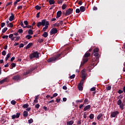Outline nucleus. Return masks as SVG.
Instances as JSON below:
<instances>
[{
    "mask_svg": "<svg viewBox=\"0 0 125 125\" xmlns=\"http://www.w3.org/2000/svg\"><path fill=\"white\" fill-rule=\"evenodd\" d=\"M102 117H103V114L102 113H100L97 117V120H100V119H101V118H102Z\"/></svg>",
    "mask_w": 125,
    "mask_h": 125,
    "instance_id": "24",
    "label": "nucleus"
},
{
    "mask_svg": "<svg viewBox=\"0 0 125 125\" xmlns=\"http://www.w3.org/2000/svg\"><path fill=\"white\" fill-rule=\"evenodd\" d=\"M98 51H99V49H98V48H96L93 50L92 55H94L96 58H99V54L98 53Z\"/></svg>",
    "mask_w": 125,
    "mask_h": 125,
    "instance_id": "5",
    "label": "nucleus"
},
{
    "mask_svg": "<svg viewBox=\"0 0 125 125\" xmlns=\"http://www.w3.org/2000/svg\"><path fill=\"white\" fill-rule=\"evenodd\" d=\"M83 81L84 80H81V81H80V83H79L78 84H80V85H83Z\"/></svg>",
    "mask_w": 125,
    "mask_h": 125,
    "instance_id": "48",
    "label": "nucleus"
},
{
    "mask_svg": "<svg viewBox=\"0 0 125 125\" xmlns=\"http://www.w3.org/2000/svg\"><path fill=\"white\" fill-rule=\"evenodd\" d=\"M57 32H58L57 29L56 28H53L50 31V35H54L55 34H57Z\"/></svg>",
    "mask_w": 125,
    "mask_h": 125,
    "instance_id": "9",
    "label": "nucleus"
},
{
    "mask_svg": "<svg viewBox=\"0 0 125 125\" xmlns=\"http://www.w3.org/2000/svg\"><path fill=\"white\" fill-rule=\"evenodd\" d=\"M96 88L95 87H93L90 89L91 91H95Z\"/></svg>",
    "mask_w": 125,
    "mask_h": 125,
    "instance_id": "51",
    "label": "nucleus"
},
{
    "mask_svg": "<svg viewBox=\"0 0 125 125\" xmlns=\"http://www.w3.org/2000/svg\"><path fill=\"white\" fill-rule=\"evenodd\" d=\"M20 40V37H16V39L15 41L18 42Z\"/></svg>",
    "mask_w": 125,
    "mask_h": 125,
    "instance_id": "55",
    "label": "nucleus"
},
{
    "mask_svg": "<svg viewBox=\"0 0 125 125\" xmlns=\"http://www.w3.org/2000/svg\"><path fill=\"white\" fill-rule=\"evenodd\" d=\"M40 58V56L39 55V52L38 51L34 52L33 53H31L29 55V58L32 60V59H34V58H37V59H39Z\"/></svg>",
    "mask_w": 125,
    "mask_h": 125,
    "instance_id": "4",
    "label": "nucleus"
},
{
    "mask_svg": "<svg viewBox=\"0 0 125 125\" xmlns=\"http://www.w3.org/2000/svg\"><path fill=\"white\" fill-rule=\"evenodd\" d=\"M37 68L38 66L35 65L30 68V69L26 70V71H24L22 73L23 76H28V75H31V74H32V72L37 69Z\"/></svg>",
    "mask_w": 125,
    "mask_h": 125,
    "instance_id": "3",
    "label": "nucleus"
},
{
    "mask_svg": "<svg viewBox=\"0 0 125 125\" xmlns=\"http://www.w3.org/2000/svg\"><path fill=\"white\" fill-rule=\"evenodd\" d=\"M63 0H60L59 1H57L58 4H61V3H62V2H63Z\"/></svg>",
    "mask_w": 125,
    "mask_h": 125,
    "instance_id": "54",
    "label": "nucleus"
},
{
    "mask_svg": "<svg viewBox=\"0 0 125 125\" xmlns=\"http://www.w3.org/2000/svg\"><path fill=\"white\" fill-rule=\"evenodd\" d=\"M119 106L121 110L122 111H123V110H124V107H125V104L122 103L121 104H119Z\"/></svg>",
    "mask_w": 125,
    "mask_h": 125,
    "instance_id": "18",
    "label": "nucleus"
},
{
    "mask_svg": "<svg viewBox=\"0 0 125 125\" xmlns=\"http://www.w3.org/2000/svg\"><path fill=\"white\" fill-rule=\"evenodd\" d=\"M23 116L25 118H27V117H28V111H24L23 112Z\"/></svg>",
    "mask_w": 125,
    "mask_h": 125,
    "instance_id": "19",
    "label": "nucleus"
},
{
    "mask_svg": "<svg viewBox=\"0 0 125 125\" xmlns=\"http://www.w3.org/2000/svg\"><path fill=\"white\" fill-rule=\"evenodd\" d=\"M49 3L50 5L54 4L55 3V1H54V0H49Z\"/></svg>",
    "mask_w": 125,
    "mask_h": 125,
    "instance_id": "29",
    "label": "nucleus"
},
{
    "mask_svg": "<svg viewBox=\"0 0 125 125\" xmlns=\"http://www.w3.org/2000/svg\"><path fill=\"white\" fill-rule=\"evenodd\" d=\"M10 67H11V68L13 69V68L16 67V63L13 62L11 64Z\"/></svg>",
    "mask_w": 125,
    "mask_h": 125,
    "instance_id": "27",
    "label": "nucleus"
},
{
    "mask_svg": "<svg viewBox=\"0 0 125 125\" xmlns=\"http://www.w3.org/2000/svg\"><path fill=\"white\" fill-rule=\"evenodd\" d=\"M75 77H76V75L73 74L72 75H71L69 78L70 79H75Z\"/></svg>",
    "mask_w": 125,
    "mask_h": 125,
    "instance_id": "50",
    "label": "nucleus"
},
{
    "mask_svg": "<svg viewBox=\"0 0 125 125\" xmlns=\"http://www.w3.org/2000/svg\"><path fill=\"white\" fill-rule=\"evenodd\" d=\"M62 52H63V54H62V55H63V56H65V55H66L68 54V53L66 52V50L62 51Z\"/></svg>",
    "mask_w": 125,
    "mask_h": 125,
    "instance_id": "53",
    "label": "nucleus"
},
{
    "mask_svg": "<svg viewBox=\"0 0 125 125\" xmlns=\"http://www.w3.org/2000/svg\"><path fill=\"white\" fill-rule=\"evenodd\" d=\"M48 25H49V22L47 21L46 19H43L42 20L41 22L40 21L37 23V27L38 28H40L41 26H42V27H44L42 28L43 32H45V31L47 30V29L48 28Z\"/></svg>",
    "mask_w": 125,
    "mask_h": 125,
    "instance_id": "1",
    "label": "nucleus"
},
{
    "mask_svg": "<svg viewBox=\"0 0 125 125\" xmlns=\"http://www.w3.org/2000/svg\"><path fill=\"white\" fill-rule=\"evenodd\" d=\"M119 114H120V112H119L118 111H113L111 112L110 117L112 118H116V117H117Z\"/></svg>",
    "mask_w": 125,
    "mask_h": 125,
    "instance_id": "7",
    "label": "nucleus"
},
{
    "mask_svg": "<svg viewBox=\"0 0 125 125\" xmlns=\"http://www.w3.org/2000/svg\"><path fill=\"white\" fill-rule=\"evenodd\" d=\"M25 38L27 39V40H30V39H32V36L27 35L25 36Z\"/></svg>",
    "mask_w": 125,
    "mask_h": 125,
    "instance_id": "36",
    "label": "nucleus"
},
{
    "mask_svg": "<svg viewBox=\"0 0 125 125\" xmlns=\"http://www.w3.org/2000/svg\"><path fill=\"white\" fill-rule=\"evenodd\" d=\"M24 28H32V29H34V27L32 26V25H27L25 26L24 27H23Z\"/></svg>",
    "mask_w": 125,
    "mask_h": 125,
    "instance_id": "40",
    "label": "nucleus"
},
{
    "mask_svg": "<svg viewBox=\"0 0 125 125\" xmlns=\"http://www.w3.org/2000/svg\"><path fill=\"white\" fill-rule=\"evenodd\" d=\"M12 79L14 81H16L17 82H19V81H21L22 80V78H21V76L19 74L15 75L12 77Z\"/></svg>",
    "mask_w": 125,
    "mask_h": 125,
    "instance_id": "6",
    "label": "nucleus"
},
{
    "mask_svg": "<svg viewBox=\"0 0 125 125\" xmlns=\"http://www.w3.org/2000/svg\"><path fill=\"white\" fill-rule=\"evenodd\" d=\"M80 12H81V10L79 8L76 9V13H80Z\"/></svg>",
    "mask_w": 125,
    "mask_h": 125,
    "instance_id": "56",
    "label": "nucleus"
},
{
    "mask_svg": "<svg viewBox=\"0 0 125 125\" xmlns=\"http://www.w3.org/2000/svg\"><path fill=\"white\" fill-rule=\"evenodd\" d=\"M38 99H39V97L36 96L35 100L34 101V103H33V105H35V103H38Z\"/></svg>",
    "mask_w": 125,
    "mask_h": 125,
    "instance_id": "25",
    "label": "nucleus"
},
{
    "mask_svg": "<svg viewBox=\"0 0 125 125\" xmlns=\"http://www.w3.org/2000/svg\"><path fill=\"white\" fill-rule=\"evenodd\" d=\"M42 37H44V38H47L48 36V33L46 32H44L43 34L42 35Z\"/></svg>",
    "mask_w": 125,
    "mask_h": 125,
    "instance_id": "22",
    "label": "nucleus"
},
{
    "mask_svg": "<svg viewBox=\"0 0 125 125\" xmlns=\"http://www.w3.org/2000/svg\"><path fill=\"white\" fill-rule=\"evenodd\" d=\"M90 56V53L86 52L83 56V59L82 62H81V67L83 66L87 61H88V58H89Z\"/></svg>",
    "mask_w": 125,
    "mask_h": 125,
    "instance_id": "2",
    "label": "nucleus"
},
{
    "mask_svg": "<svg viewBox=\"0 0 125 125\" xmlns=\"http://www.w3.org/2000/svg\"><path fill=\"white\" fill-rule=\"evenodd\" d=\"M2 39H6V40H7L8 39V35H4L2 36Z\"/></svg>",
    "mask_w": 125,
    "mask_h": 125,
    "instance_id": "49",
    "label": "nucleus"
},
{
    "mask_svg": "<svg viewBox=\"0 0 125 125\" xmlns=\"http://www.w3.org/2000/svg\"><path fill=\"white\" fill-rule=\"evenodd\" d=\"M54 102V100H52L47 102L48 104H50V103H53Z\"/></svg>",
    "mask_w": 125,
    "mask_h": 125,
    "instance_id": "64",
    "label": "nucleus"
},
{
    "mask_svg": "<svg viewBox=\"0 0 125 125\" xmlns=\"http://www.w3.org/2000/svg\"><path fill=\"white\" fill-rule=\"evenodd\" d=\"M11 104H12V105H15V104H16V101H15V100H12L11 102Z\"/></svg>",
    "mask_w": 125,
    "mask_h": 125,
    "instance_id": "42",
    "label": "nucleus"
},
{
    "mask_svg": "<svg viewBox=\"0 0 125 125\" xmlns=\"http://www.w3.org/2000/svg\"><path fill=\"white\" fill-rule=\"evenodd\" d=\"M10 4H12V1L9 2L8 3H7L6 5V6H8V5H10Z\"/></svg>",
    "mask_w": 125,
    "mask_h": 125,
    "instance_id": "59",
    "label": "nucleus"
},
{
    "mask_svg": "<svg viewBox=\"0 0 125 125\" xmlns=\"http://www.w3.org/2000/svg\"><path fill=\"white\" fill-rule=\"evenodd\" d=\"M62 8L63 9V10L66 9V8H67V5H66V4H63L62 7Z\"/></svg>",
    "mask_w": 125,
    "mask_h": 125,
    "instance_id": "32",
    "label": "nucleus"
},
{
    "mask_svg": "<svg viewBox=\"0 0 125 125\" xmlns=\"http://www.w3.org/2000/svg\"><path fill=\"white\" fill-rule=\"evenodd\" d=\"M28 34L29 35H33V34H34V31L31 29H29L28 30Z\"/></svg>",
    "mask_w": 125,
    "mask_h": 125,
    "instance_id": "35",
    "label": "nucleus"
},
{
    "mask_svg": "<svg viewBox=\"0 0 125 125\" xmlns=\"http://www.w3.org/2000/svg\"><path fill=\"white\" fill-rule=\"evenodd\" d=\"M74 124V121L71 120L67 122V125H72Z\"/></svg>",
    "mask_w": 125,
    "mask_h": 125,
    "instance_id": "28",
    "label": "nucleus"
},
{
    "mask_svg": "<svg viewBox=\"0 0 125 125\" xmlns=\"http://www.w3.org/2000/svg\"><path fill=\"white\" fill-rule=\"evenodd\" d=\"M82 76H86V72H85V69H83L81 71Z\"/></svg>",
    "mask_w": 125,
    "mask_h": 125,
    "instance_id": "21",
    "label": "nucleus"
},
{
    "mask_svg": "<svg viewBox=\"0 0 125 125\" xmlns=\"http://www.w3.org/2000/svg\"><path fill=\"white\" fill-rule=\"evenodd\" d=\"M76 103H82L83 102V100H77L76 101Z\"/></svg>",
    "mask_w": 125,
    "mask_h": 125,
    "instance_id": "57",
    "label": "nucleus"
},
{
    "mask_svg": "<svg viewBox=\"0 0 125 125\" xmlns=\"http://www.w3.org/2000/svg\"><path fill=\"white\" fill-rule=\"evenodd\" d=\"M123 92H124V91H123V90H122L121 89L118 90V93L119 94H122V93H123Z\"/></svg>",
    "mask_w": 125,
    "mask_h": 125,
    "instance_id": "60",
    "label": "nucleus"
},
{
    "mask_svg": "<svg viewBox=\"0 0 125 125\" xmlns=\"http://www.w3.org/2000/svg\"><path fill=\"white\" fill-rule=\"evenodd\" d=\"M2 55H3V56H5V55H6V51L5 50H3L2 52Z\"/></svg>",
    "mask_w": 125,
    "mask_h": 125,
    "instance_id": "46",
    "label": "nucleus"
},
{
    "mask_svg": "<svg viewBox=\"0 0 125 125\" xmlns=\"http://www.w3.org/2000/svg\"><path fill=\"white\" fill-rule=\"evenodd\" d=\"M78 88L79 90H80V91H82V90L83 89V87L82 85H80L78 84Z\"/></svg>",
    "mask_w": 125,
    "mask_h": 125,
    "instance_id": "17",
    "label": "nucleus"
},
{
    "mask_svg": "<svg viewBox=\"0 0 125 125\" xmlns=\"http://www.w3.org/2000/svg\"><path fill=\"white\" fill-rule=\"evenodd\" d=\"M11 16L9 18V21H10V22H12V21H13V20H14V15L13 14V13H11Z\"/></svg>",
    "mask_w": 125,
    "mask_h": 125,
    "instance_id": "15",
    "label": "nucleus"
},
{
    "mask_svg": "<svg viewBox=\"0 0 125 125\" xmlns=\"http://www.w3.org/2000/svg\"><path fill=\"white\" fill-rule=\"evenodd\" d=\"M29 107V104H24L22 106V108H24V109H26Z\"/></svg>",
    "mask_w": 125,
    "mask_h": 125,
    "instance_id": "31",
    "label": "nucleus"
},
{
    "mask_svg": "<svg viewBox=\"0 0 125 125\" xmlns=\"http://www.w3.org/2000/svg\"><path fill=\"white\" fill-rule=\"evenodd\" d=\"M32 123H34V120H33V119L31 118L28 120V124H32Z\"/></svg>",
    "mask_w": 125,
    "mask_h": 125,
    "instance_id": "38",
    "label": "nucleus"
},
{
    "mask_svg": "<svg viewBox=\"0 0 125 125\" xmlns=\"http://www.w3.org/2000/svg\"><path fill=\"white\" fill-rule=\"evenodd\" d=\"M1 123L3 125L6 122V120H5L4 118H1Z\"/></svg>",
    "mask_w": 125,
    "mask_h": 125,
    "instance_id": "37",
    "label": "nucleus"
},
{
    "mask_svg": "<svg viewBox=\"0 0 125 125\" xmlns=\"http://www.w3.org/2000/svg\"><path fill=\"white\" fill-rule=\"evenodd\" d=\"M23 23L24 25H26V26H28V25H29V22H28L27 21H24Z\"/></svg>",
    "mask_w": 125,
    "mask_h": 125,
    "instance_id": "45",
    "label": "nucleus"
},
{
    "mask_svg": "<svg viewBox=\"0 0 125 125\" xmlns=\"http://www.w3.org/2000/svg\"><path fill=\"white\" fill-rule=\"evenodd\" d=\"M53 61H56V58H55L54 57L50 58L47 60V62H48V63H50V62H53Z\"/></svg>",
    "mask_w": 125,
    "mask_h": 125,
    "instance_id": "13",
    "label": "nucleus"
},
{
    "mask_svg": "<svg viewBox=\"0 0 125 125\" xmlns=\"http://www.w3.org/2000/svg\"><path fill=\"white\" fill-rule=\"evenodd\" d=\"M85 78H86V75H82V80L84 81L85 80Z\"/></svg>",
    "mask_w": 125,
    "mask_h": 125,
    "instance_id": "47",
    "label": "nucleus"
},
{
    "mask_svg": "<svg viewBox=\"0 0 125 125\" xmlns=\"http://www.w3.org/2000/svg\"><path fill=\"white\" fill-rule=\"evenodd\" d=\"M8 82V78L7 77L3 79L1 81H0V84H2V83H7Z\"/></svg>",
    "mask_w": 125,
    "mask_h": 125,
    "instance_id": "10",
    "label": "nucleus"
},
{
    "mask_svg": "<svg viewBox=\"0 0 125 125\" xmlns=\"http://www.w3.org/2000/svg\"><path fill=\"white\" fill-rule=\"evenodd\" d=\"M20 117V113H17L16 114V115H13L12 116V119H16V118L17 119H18V118H19Z\"/></svg>",
    "mask_w": 125,
    "mask_h": 125,
    "instance_id": "12",
    "label": "nucleus"
},
{
    "mask_svg": "<svg viewBox=\"0 0 125 125\" xmlns=\"http://www.w3.org/2000/svg\"><path fill=\"white\" fill-rule=\"evenodd\" d=\"M41 8H42V7L38 5L35 6V9H36V10H40V9H41Z\"/></svg>",
    "mask_w": 125,
    "mask_h": 125,
    "instance_id": "34",
    "label": "nucleus"
},
{
    "mask_svg": "<svg viewBox=\"0 0 125 125\" xmlns=\"http://www.w3.org/2000/svg\"><path fill=\"white\" fill-rule=\"evenodd\" d=\"M121 104H123V102H122V100L119 99L117 101V105H121Z\"/></svg>",
    "mask_w": 125,
    "mask_h": 125,
    "instance_id": "30",
    "label": "nucleus"
},
{
    "mask_svg": "<svg viewBox=\"0 0 125 125\" xmlns=\"http://www.w3.org/2000/svg\"><path fill=\"white\" fill-rule=\"evenodd\" d=\"M90 107H91V106L90 105H86L84 108H83V111H87V110H89V109H90Z\"/></svg>",
    "mask_w": 125,
    "mask_h": 125,
    "instance_id": "16",
    "label": "nucleus"
},
{
    "mask_svg": "<svg viewBox=\"0 0 125 125\" xmlns=\"http://www.w3.org/2000/svg\"><path fill=\"white\" fill-rule=\"evenodd\" d=\"M18 33H19L20 34H22L23 33V29H19L18 31Z\"/></svg>",
    "mask_w": 125,
    "mask_h": 125,
    "instance_id": "43",
    "label": "nucleus"
},
{
    "mask_svg": "<svg viewBox=\"0 0 125 125\" xmlns=\"http://www.w3.org/2000/svg\"><path fill=\"white\" fill-rule=\"evenodd\" d=\"M80 11H81V12H83L84 11H85V8L84 6H81L80 8Z\"/></svg>",
    "mask_w": 125,
    "mask_h": 125,
    "instance_id": "20",
    "label": "nucleus"
},
{
    "mask_svg": "<svg viewBox=\"0 0 125 125\" xmlns=\"http://www.w3.org/2000/svg\"><path fill=\"white\" fill-rule=\"evenodd\" d=\"M11 55V53H8L6 55V57L5 58V61H7V60H8V58H9V57H10Z\"/></svg>",
    "mask_w": 125,
    "mask_h": 125,
    "instance_id": "26",
    "label": "nucleus"
},
{
    "mask_svg": "<svg viewBox=\"0 0 125 125\" xmlns=\"http://www.w3.org/2000/svg\"><path fill=\"white\" fill-rule=\"evenodd\" d=\"M33 45V43H29L27 44L26 47H25L26 49H28L31 47V46Z\"/></svg>",
    "mask_w": 125,
    "mask_h": 125,
    "instance_id": "23",
    "label": "nucleus"
},
{
    "mask_svg": "<svg viewBox=\"0 0 125 125\" xmlns=\"http://www.w3.org/2000/svg\"><path fill=\"white\" fill-rule=\"evenodd\" d=\"M62 54H64V52H62V53H61L60 54H58L56 55V56L54 57L55 58H56V60H57V59H58L59 58H60V57H61V55H62Z\"/></svg>",
    "mask_w": 125,
    "mask_h": 125,
    "instance_id": "11",
    "label": "nucleus"
},
{
    "mask_svg": "<svg viewBox=\"0 0 125 125\" xmlns=\"http://www.w3.org/2000/svg\"><path fill=\"white\" fill-rule=\"evenodd\" d=\"M43 42V39H40L38 40V42Z\"/></svg>",
    "mask_w": 125,
    "mask_h": 125,
    "instance_id": "58",
    "label": "nucleus"
},
{
    "mask_svg": "<svg viewBox=\"0 0 125 125\" xmlns=\"http://www.w3.org/2000/svg\"><path fill=\"white\" fill-rule=\"evenodd\" d=\"M9 27L10 28H13V23L10 22L9 23Z\"/></svg>",
    "mask_w": 125,
    "mask_h": 125,
    "instance_id": "63",
    "label": "nucleus"
},
{
    "mask_svg": "<svg viewBox=\"0 0 125 125\" xmlns=\"http://www.w3.org/2000/svg\"><path fill=\"white\" fill-rule=\"evenodd\" d=\"M40 104H37L36 105H35V108L36 109H39V108H40Z\"/></svg>",
    "mask_w": 125,
    "mask_h": 125,
    "instance_id": "61",
    "label": "nucleus"
},
{
    "mask_svg": "<svg viewBox=\"0 0 125 125\" xmlns=\"http://www.w3.org/2000/svg\"><path fill=\"white\" fill-rule=\"evenodd\" d=\"M73 12V9L71 8H69L66 11V12L65 13V16H68V15H70V14H72Z\"/></svg>",
    "mask_w": 125,
    "mask_h": 125,
    "instance_id": "8",
    "label": "nucleus"
},
{
    "mask_svg": "<svg viewBox=\"0 0 125 125\" xmlns=\"http://www.w3.org/2000/svg\"><path fill=\"white\" fill-rule=\"evenodd\" d=\"M6 31H7V27H5L4 28H3L2 30V33H5V32H6Z\"/></svg>",
    "mask_w": 125,
    "mask_h": 125,
    "instance_id": "44",
    "label": "nucleus"
},
{
    "mask_svg": "<svg viewBox=\"0 0 125 125\" xmlns=\"http://www.w3.org/2000/svg\"><path fill=\"white\" fill-rule=\"evenodd\" d=\"M20 48H21V47H24V44L23 43H21L19 45Z\"/></svg>",
    "mask_w": 125,
    "mask_h": 125,
    "instance_id": "62",
    "label": "nucleus"
},
{
    "mask_svg": "<svg viewBox=\"0 0 125 125\" xmlns=\"http://www.w3.org/2000/svg\"><path fill=\"white\" fill-rule=\"evenodd\" d=\"M54 27H59L60 26V24L58 22H57L55 24H54Z\"/></svg>",
    "mask_w": 125,
    "mask_h": 125,
    "instance_id": "41",
    "label": "nucleus"
},
{
    "mask_svg": "<svg viewBox=\"0 0 125 125\" xmlns=\"http://www.w3.org/2000/svg\"><path fill=\"white\" fill-rule=\"evenodd\" d=\"M83 103L84 104H88V99H85L84 100Z\"/></svg>",
    "mask_w": 125,
    "mask_h": 125,
    "instance_id": "39",
    "label": "nucleus"
},
{
    "mask_svg": "<svg viewBox=\"0 0 125 125\" xmlns=\"http://www.w3.org/2000/svg\"><path fill=\"white\" fill-rule=\"evenodd\" d=\"M62 14V11H58L57 12V15H56V18L58 19L60 16H61V15Z\"/></svg>",
    "mask_w": 125,
    "mask_h": 125,
    "instance_id": "14",
    "label": "nucleus"
},
{
    "mask_svg": "<svg viewBox=\"0 0 125 125\" xmlns=\"http://www.w3.org/2000/svg\"><path fill=\"white\" fill-rule=\"evenodd\" d=\"M89 119H90V120H93V119H94V114H91L89 116Z\"/></svg>",
    "mask_w": 125,
    "mask_h": 125,
    "instance_id": "33",
    "label": "nucleus"
},
{
    "mask_svg": "<svg viewBox=\"0 0 125 125\" xmlns=\"http://www.w3.org/2000/svg\"><path fill=\"white\" fill-rule=\"evenodd\" d=\"M111 88H112V87H111V85H109L106 87L107 90H111Z\"/></svg>",
    "mask_w": 125,
    "mask_h": 125,
    "instance_id": "52",
    "label": "nucleus"
}]
</instances>
